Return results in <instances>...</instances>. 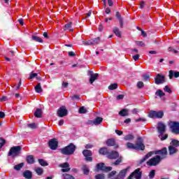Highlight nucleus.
Returning a JSON list of instances; mask_svg holds the SVG:
<instances>
[{"label":"nucleus","mask_w":179,"mask_h":179,"mask_svg":"<svg viewBox=\"0 0 179 179\" xmlns=\"http://www.w3.org/2000/svg\"><path fill=\"white\" fill-rule=\"evenodd\" d=\"M32 40H34V41H36L38 43H43V40L41 39V38H40L37 36H32Z\"/></svg>","instance_id":"a19ab883"},{"label":"nucleus","mask_w":179,"mask_h":179,"mask_svg":"<svg viewBox=\"0 0 179 179\" xmlns=\"http://www.w3.org/2000/svg\"><path fill=\"white\" fill-rule=\"evenodd\" d=\"M105 176L104 174H96L95 176V179H104Z\"/></svg>","instance_id":"603ef678"},{"label":"nucleus","mask_w":179,"mask_h":179,"mask_svg":"<svg viewBox=\"0 0 179 179\" xmlns=\"http://www.w3.org/2000/svg\"><path fill=\"white\" fill-rule=\"evenodd\" d=\"M157 131L159 133V138H160L161 141H166L167 138H169V134H164L166 132V125L162 122L158 123Z\"/></svg>","instance_id":"f257e3e1"},{"label":"nucleus","mask_w":179,"mask_h":179,"mask_svg":"<svg viewBox=\"0 0 179 179\" xmlns=\"http://www.w3.org/2000/svg\"><path fill=\"white\" fill-rule=\"evenodd\" d=\"M23 177L27 179H31L33 178V173L31 171L27 170L23 173Z\"/></svg>","instance_id":"aec40b11"},{"label":"nucleus","mask_w":179,"mask_h":179,"mask_svg":"<svg viewBox=\"0 0 179 179\" xmlns=\"http://www.w3.org/2000/svg\"><path fill=\"white\" fill-rule=\"evenodd\" d=\"M99 78V74L97 73H91L90 74V83L93 84L94 80H97Z\"/></svg>","instance_id":"4be33fe9"},{"label":"nucleus","mask_w":179,"mask_h":179,"mask_svg":"<svg viewBox=\"0 0 179 179\" xmlns=\"http://www.w3.org/2000/svg\"><path fill=\"white\" fill-rule=\"evenodd\" d=\"M20 153H22V146H13L9 150L8 156H13V157H16L19 156Z\"/></svg>","instance_id":"7ed1b4c3"},{"label":"nucleus","mask_w":179,"mask_h":179,"mask_svg":"<svg viewBox=\"0 0 179 179\" xmlns=\"http://www.w3.org/2000/svg\"><path fill=\"white\" fill-rule=\"evenodd\" d=\"M64 31H73V28H72V22H69L64 25L63 27Z\"/></svg>","instance_id":"6ab92c4d"},{"label":"nucleus","mask_w":179,"mask_h":179,"mask_svg":"<svg viewBox=\"0 0 179 179\" xmlns=\"http://www.w3.org/2000/svg\"><path fill=\"white\" fill-rule=\"evenodd\" d=\"M152 152H148L143 159L140 160V164H142V163H145V162H146L148 159H149V157H152Z\"/></svg>","instance_id":"412c9836"},{"label":"nucleus","mask_w":179,"mask_h":179,"mask_svg":"<svg viewBox=\"0 0 179 179\" xmlns=\"http://www.w3.org/2000/svg\"><path fill=\"white\" fill-rule=\"evenodd\" d=\"M136 150H145V144H143V141H142V138H137V141L136 142Z\"/></svg>","instance_id":"0eeeda50"},{"label":"nucleus","mask_w":179,"mask_h":179,"mask_svg":"<svg viewBox=\"0 0 179 179\" xmlns=\"http://www.w3.org/2000/svg\"><path fill=\"white\" fill-rule=\"evenodd\" d=\"M156 96H158L159 97L162 98L163 97V96H165L166 94H164V92H163V91H162V90H158L156 92H155Z\"/></svg>","instance_id":"e433bc0d"},{"label":"nucleus","mask_w":179,"mask_h":179,"mask_svg":"<svg viewBox=\"0 0 179 179\" xmlns=\"http://www.w3.org/2000/svg\"><path fill=\"white\" fill-rule=\"evenodd\" d=\"M168 149L170 156H173V155H176V153L178 152V149L176 147H173V145H169Z\"/></svg>","instance_id":"f3484780"},{"label":"nucleus","mask_w":179,"mask_h":179,"mask_svg":"<svg viewBox=\"0 0 179 179\" xmlns=\"http://www.w3.org/2000/svg\"><path fill=\"white\" fill-rule=\"evenodd\" d=\"M155 174H156V171L154 170V169H152V170L150 172V173H149V175H148L149 178H150V179H153V178H155Z\"/></svg>","instance_id":"37998d69"},{"label":"nucleus","mask_w":179,"mask_h":179,"mask_svg":"<svg viewBox=\"0 0 179 179\" xmlns=\"http://www.w3.org/2000/svg\"><path fill=\"white\" fill-rule=\"evenodd\" d=\"M83 171L85 176H89V173H90V170L89 169V167H87V165H83Z\"/></svg>","instance_id":"2f4dec72"},{"label":"nucleus","mask_w":179,"mask_h":179,"mask_svg":"<svg viewBox=\"0 0 179 179\" xmlns=\"http://www.w3.org/2000/svg\"><path fill=\"white\" fill-rule=\"evenodd\" d=\"M85 160L87 162H92L93 161V158L91 157H85Z\"/></svg>","instance_id":"338daca9"},{"label":"nucleus","mask_w":179,"mask_h":179,"mask_svg":"<svg viewBox=\"0 0 179 179\" xmlns=\"http://www.w3.org/2000/svg\"><path fill=\"white\" fill-rule=\"evenodd\" d=\"M169 127L173 134H179V122H171L169 123Z\"/></svg>","instance_id":"39448f33"},{"label":"nucleus","mask_w":179,"mask_h":179,"mask_svg":"<svg viewBox=\"0 0 179 179\" xmlns=\"http://www.w3.org/2000/svg\"><path fill=\"white\" fill-rule=\"evenodd\" d=\"M27 162L29 164H34V157L33 155H28L27 157Z\"/></svg>","instance_id":"c756f323"},{"label":"nucleus","mask_w":179,"mask_h":179,"mask_svg":"<svg viewBox=\"0 0 179 179\" xmlns=\"http://www.w3.org/2000/svg\"><path fill=\"white\" fill-rule=\"evenodd\" d=\"M148 117H150V118H156V111L150 110Z\"/></svg>","instance_id":"c03bdc74"},{"label":"nucleus","mask_w":179,"mask_h":179,"mask_svg":"<svg viewBox=\"0 0 179 179\" xmlns=\"http://www.w3.org/2000/svg\"><path fill=\"white\" fill-rule=\"evenodd\" d=\"M35 91L36 93H43V88L41 87V83H38L36 86H35Z\"/></svg>","instance_id":"7c9ffc66"},{"label":"nucleus","mask_w":179,"mask_h":179,"mask_svg":"<svg viewBox=\"0 0 179 179\" xmlns=\"http://www.w3.org/2000/svg\"><path fill=\"white\" fill-rule=\"evenodd\" d=\"M129 176L130 178H136V179L142 178V172H141V169H136L134 172L131 173Z\"/></svg>","instance_id":"1a4fd4ad"},{"label":"nucleus","mask_w":179,"mask_h":179,"mask_svg":"<svg viewBox=\"0 0 179 179\" xmlns=\"http://www.w3.org/2000/svg\"><path fill=\"white\" fill-rule=\"evenodd\" d=\"M136 43L137 45H140V47H145V43L143 41H136Z\"/></svg>","instance_id":"052dcab7"},{"label":"nucleus","mask_w":179,"mask_h":179,"mask_svg":"<svg viewBox=\"0 0 179 179\" xmlns=\"http://www.w3.org/2000/svg\"><path fill=\"white\" fill-rule=\"evenodd\" d=\"M117 87H118V84L114 83V84H111L108 87V89H109V90H115V89H117Z\"/></svg>","instance_id":"49530a36"},{"label":"nucleus","mask_w":179,"mask_h":179,"mask_svg":"<svg viewBox=\"0 0 179 179\" xmlns=\"http://www.w3.org/2000/svg\"><path fill=\"white\" fill-rule=\"evenodd\" d=\"M164 92H167V93H171V90L167 85L164 88Z\"/></svg>","instance_id":"bf43d9fd"},{"label":"nucleus","mask_w":179,"mask_h":179,"mask_svg":"<svg viewBox=\"0 0 179 179\" xmlns=\"http://www.w3.org/2000/svg\"><path fill=\"white\" fill-rule=\"evenodd\" d=\"M115 16H116L117 20L119 21L120 27H121V29H122V27H124V19L121 16V14L120 13V12H116Z\"/></svg>","instance_id":"dca6fc26"},{"label":"nucleus","mask_w":179,"mask_h":179,"mask_svg":"<svg viewBox=\"0 0 179 179\" xmlns=\"http://www.w3.org/2000/svg\"><path fill=\"white\" fill-rule=\"evenodd\" d=\"M71 100H80V96L76 94L71 96Z\"/></svg>","instance_id":"13d9d810"},{"label":"nucleus","mask_w":179,"mask_h":179,"mask_svg":"<svg viewBox=\"0 0 179 179\" xmlns=\"http://www.w3.org/2000/svg\"><path fill=\"white\" fill-rule=\"evenodd\" d=\"M113 32L114 34H115V36H117V37H122L121 31H120V29L118 27H114L113 29Z\"/></svg>","instance_id":"5701e85b"},{"label":"nucleus","mask_w":179,"mask_h":179,"mask_svg":"<svg viewBox=\"0 0 179 179\" xmlns=\"http://www.w3.org/2000/svg\"><path fill=\"white\" fill-rule=\"evenodd\" d=\"M34 171L38 174V176H43V173H44L43 168L38 166L34 168Z\"/></svg>","instance_id":"b1692460"},{"label":"nucleus","mask_w":179,"mask_h":179,"mask_svg":"<svg viewBox=\"0 0 179 179\" xmlns=\"http://www.w3.org/2000/svg\"><path fill=\"white\" fill-rule=\"evenodd\" d=\"M139 55H136L134 56H133V59H134V61H138V59H139Z\"/></svg>","instance_id":"69168bd1"},{"label":"nucleus","mask_w":179,"mask_h":179,"mask_svg":"<svg viewBox=\"0 0 179 179\" xmlns=\"http://www.w3.org/2000/svg\"><path fill=\"white\" fill-rule=\"evenodd\" d=\"M170 146H172L173 148H178L179 147L178 140L173 139L170 143Z\"/></svg>","instance_id":"c85d7f7f"},{"label":"nucleus","mask_w":179,"mask_h":179,"mask_svg":"<svg viewBox=\"0 0 179 179\" xmlns=\"http://www.w3.org/2000/svg\"><path fill=\"white\" fill-rule=\"evenodd\" d=\"M28 128H31V129H36V123L28 124Z\"/></svg>","instance_id":"6e6d98bb"},{"label":"nucleus","mask_w":179,"mask_h":179,"mask_svg":"<svg viewBox=\"0 0 179 179\" xmlns=\"http://www.w3.org/2000/svg\"><path fill=\"white\" fill-rule=\"evenodd\" d=\"M63 177L64 179H75V177L68 173L63 174Z\"/></svg>","instance_id":"de8ad7c7"},{"label":"nucleus","mask_w":179,"mask_h":179,"mask_svg":"<svg viewBox=\"0 0 179 179\" xmlns=\"http://www.w3.org/2000/svg\"><path fill=\"white\" fill-rule=\"evenodd\" d=\"M122 162V157H120L113 163V164L115 166H118V164H120V163H121Z\"/></svg>","instance_id":"8fccbe9b"},{"label":"nucleus","mask_w":179,"mask_h":179,"mask_svg":"<svg viewBox=\"0 0 179 179\" xmlns=\"http://www.w3.org/2000/svg\"><path fill=\"white\" fill-rule=\"evenodd\" d=\"M140 121H142L143 122H145L146 118L139 117L138 119L135 120V122H140Z\"/></svg>","instance_id":"4d7b16f0"},{"label":"nucleus","mask_w":179,"mask_h":179,"mask_svg":"<svg viewBox=\"0 0 179 179\" xmlns=\"http://www.w3.org/2000/svg\"><path fill=\"white\" fill-rule=\"evenodd\" d=\"M59 167H62V173H68L71 171V167H69V164L68 162H64L59 165Z\"/></svg>","instance_id":"f8f14e48"},{"label":"nucleus","mask_w":179,"mask_h":179,"mask_svg":"<svg viewBox=\"0 0 179 179\" xmlns=\"http://www.w3.org/2000/svg\"><path fill=\"white\" fill-rule=\"evenodd\" d=\"M169 76V79H173V78H179V71L170 70Z\"/></svg>","instance_id":"a211bd4d"},{"label":"nucleus","mask_w":179,"mask_h":179,"mask_svg":"<svg viewBox=\"0 0 179 179\" xmlns=\"http://www.w3.org/2000/svg\"><path fill=\"white\" fill-rule=\"evenodd\" d=\"M129 168H127L125 169H122L120 171L119 174L117 175V177L116 178L118 179H124L125 176H127V173H128V170Z\"/></svg>","instance_id":"2eb2a0df"},{"label":"nucleus","mask_w":179,"mask_h":179,"mask_svg":"<svg viewBox=\"0 0 179 179\" xmlns=\"http://www.w3.org/2000/svg\"><path fill=\"white\" fill-rule=\"evenodd\" d=\"M48 146L52 150H55L58 148V141L56 138H52L49 141Z\"/></svg>","instance_id":"9d476101"},{"label":"nucleus","mask_w":179,"mask_h":179,"mask_svg":"<svg viewBox=\"0 0 179 179\" xmlns=\"http://www.w3.org/2000/svg\"><path fill=\"white\" fill-rule=\"evenodd\" d=\"M2 118H5V113L0 111V120Z\"/></svg>","instance_id":"774afa93"},{"label":"nucleus","mask_w":179,"mask_h":179,"mask_svg":"<svg viewBox=\"0 0 179 179\" xmlns=\"http://www.w3.org/2000/svg\"><path fill=\"white\" fill-rule=\"evenodd\" d=\"M155 155H161L162 156L161 159H165L166 156H167V148H164L162 150L155 151Z\"/></svg>","instance_id":"ddd939ff"},{"label":"nucleus","mask_w":179,"mask_h":179,"mask_svg":"<svg viewBox=\"0 0 179 179\" xmlns=\"http://www.w3.org/2000/svg\"><path fill=\"white\" fill-rule=\"evenodd\" d=\"M166 82V77L163 75L157 74L155 78V83L156 85H161Z\"/></svg>","instance_id":"9b49d317"},{"label":"nucleus","mask_w":179,"mask_h":179,"mask_svg":"<svg viewBox=\"0 0 179 179\" xmlns=\"http://www.w3.org/2000/svg\"><path fill=\"white\" fill-rule=\"evenodd\" d=\"M119 115L121 117H128L129 115V113H128V109H122L119 112Z\"/></svg>","instance_id":"393cba45"},{"label":"nucleus","mask_w":179,"mask_h":179,"mask_svg":"<svg viewBox=\"0 0 179 179\" xmlns=\"http://www.w3.org/2000/svg\"><path fill=\"white\" fill-rule=\"evenodd\" d=\"M134 138H135V137L134 136V135H132V134H128V135H127V136H125L124 137V141H132V140H134Z\"/></svg>","instance_id":"ea45409f"},{"label":"nucleus","mask_w":179,"mask_h":179,"mask_svg":"<svg viewBox=\"0 0 179 179\" xmlns=\"http://www.w3.org/2000/svg\"><path fill=\"white\" fill-rule=\"evenodd\" d=\"M79 113L80 114H86V113H87V110H86L85 107L82 106L80 108Z\"/></svg>","instance_id":"09e8293b"},{"label":"nucleus","mask_w":179,"mask_h":179,"mask_svg":"<svg viewBox=\"0 0 179 179\" xmlns=\"http://www.w3.org/2000/svg\"><path fill=\"white\" fill-rule=\"evenodd\" d=\"M87 125H94V120H88L87 122Z\"/></svg>","instance_id":"0e129e2a"},{"label":"nucleus","mask_w":179,"mask_h":179,"mask_svg":"<svg viewBox=\"0 0 179 179\" xmlns=\"http://www.w3.org/2000/svg\"><path fill=\"white\" fill-rule=\"evenodd\" d=\"M34 115L36 118H41L43 115V110L40 108H37L34 113Z\"/></svg>","instance_id":"a878e982"},{"label":"nucleus","mask_w":179,"mask_h":179,"mask_svg":"<svg viewBox=\"0 0 179 179\" xmlns=\"http://www.w3.org/2000/svg\"><path fill=\"white\" fill-rule=\"evenodd\" d=\"M6 143V141L3 138H0V149H2V147Z\"/></svg>","instance_id":"3c124183"},{"label":"nucleus","mask_w":179,"mask_h":179,"mask_svg":"<svg viewBox=\"0 0 179 179\" xmlns=\"http://www.w3.org/2000/svg\"><path fill=\"white\" fill-rule=\"evenodd\" d=\"M75 150H76V146H75L73 143H70L66 147L62 148L61 150V152L62 155H66L67 156H69L71 155H73V153H75Z\"/></svg>","instance_id":"f03ea898"},{"label":"nucleus","mask_w":179,"mask_h":179,"mask_svg":"<svg viewBox=\"0 0 179 179\" xmlns=\"http://www.w3.org/2000/svg\"><path fill=\"white\" fill-rule=\"evenodd\" d=\"M160 160H162V157L159 155H157L148 161L147 164L150 166V167H152V166H157V164L160 163Z\"/></svg>","instance_id":"20e7f679"},{"label":"nucleus","mask_w":179,"mask_h":179,"mask_svg":"<svg viewBox=\"0 0 179 179\" xmlns=\"http://www.w3.org/2000/svg\"><path fill=\"white\" fill-rule=\"evenodd\" d=\"M163 115H164L163 111H156V118H163Z\"/></svg>","instance_id":"a18cd8bd"},{"label":"nucleus","mask_w":179,"mask_h":179,"mask_svg":"<svg viewBox=\"0 0 179 179\" xmlns=\"http://www.w3.org/2000/svg\"><path fill=\"white\" fill-rule=\"evenodd\" d=\"M96 168L98 170H100L101 171H104L105 173H108V171H111V170H113V167L106 166V164H104V163L97 164Z\"/></svg>","instance_id":"423d86ee"},{"label":"nucleus","mask_w":179,"mask_h":179,"mask_svg":"<svg viewBox=\"0 0 179 179\" xmlns=\"http://www.w3.org/2000/svg\"><path fill=\"white\" fill-rule=\"evenodd\" d=\"M83 155L85 156V157H90L92 156V153L91 150H84L83 151Z\"/></svg>","instance_id":"72a5a7b5"},{"label":"nucleus","mask_w":179,"mask_h":179,"mask_svg":"<svg viewBox=\"0 0 179 179\" xmlns=\"http://www.w3.org/2000/svg\"><path fill=\"white\" fill-rule=\"evenodd\" d=\"M126 145H127V149H133V150H136V146H135V145H134V143H127Z\"/></svg>","instance_id":"79ce46f5"},{"label":"nucleus","mask_w":179,"mask_h":179,"mask_svg":"<svg viewBox=\"0 0 179 179\" xmlns=\"http://www.w3.org/2000/svg\"><path fill=\"white\" fill-rule=\"evenodd\" d=\"M83 44L84 45H93V43H92V39H88V40H86V41H83Z\"/></svg>","instance_id":"4c0bfd02"},{"label":"nucleus","mask_w":179,"mask_h":179,"mask_svg":"<svg viewBox=\"0 0 179 179\" xmlns=\"http://www.w3.org/2000/svg\"><path fill=\"white\" fill-rule=\"evenodd\" d=\"M38 162L39 164L41 166H42L43 167H45V166H48V163L43 159H38Z\"/></svg>","instance_id":"f704fd0d"},{"label":"nucleus","mask_w":179,"mask_h":179,"mask_svg":"<svg viewBox=\"0 0 179 179\" xmlns=\"http://www.w3.org/2000/svg\"><path fill=\"white\" fill-rule=\"evenodd\" d=\"M103 122V117H98L95 120H94V125H100Z\"/></svg>","instance_id":"473e14b6"},{"label":"nucleus","mask_w":179,"mask_h":179,"mask_svg":"<svg viewBox=\"0 0 179 179\" xmlns=\"http://www.w3.org/2000/svg\"><path fill=\"white\" fill-rule=\"evenodd\" d=\"M92 45H95L96 44H99L100 43V37L92 38Z\"/></svg>","instance_id":"58836bf2"},{"label":"nucleus","mask_w":179,"mask_h":179,"mask_svg":"<svg viewBox=\"0 0 179 179\" xmlns=\"http://www.w3.org/2000/svg\"><path fill=\"white\" fill-rule=\"evenodd\" d=\"M107 146H115V140L114 138H108L106 141Z\"/></svg>","instance_id":"bb28decb"},{"label":"nucleus","mask_w":179,"mask_h":179,"mask_svg":"<svg viewBox=\"0 0 179 179\" xmlns=\"http://www.w3.org/2000/svg\"><path fill=\"white\" fill-rule=\"evenodd\" d=\"M169 51H172L173 52H174L175 54H178V50H175L174 48H173L172 47L169 48Z\"/></svg>","instance_id":"e2e57ef3"},{"label":"nucleus","mask_w":179,"mask_h":179,"mask_svg":"<svg viewBox=\"0 0 179 179\" xmlns=\"http://www.w3.org/2000/svg\"><path fill=\"white\" fill-rule=\"evenodd\" d=\"M143 86H145V85L143 84V82L139 81L137 83V87H138V89H142Z\"/></svg>","instance_id":"5fc2aeb1"},{"label":"nucleus","mask_w":179,"mask_h":179,"mask_svg":"<svg viewBox=\"0 0 179 179\" xmlns=\"http://www.w3.org/2000/svg\"><path fill=\"white\" fill-rule=\"evenodd\" d=\"M24 166V163L18 164L14 166V169L16 170L17 171H19L20 170L22 169V167H23Z\"/></svg>","instance_id":"c9c22d12"},{"label":"nucleus","mask_w":179,"mask_h":179,"mask_svg":"<svg viewBox=\"0 0 179 179\" xmlns=\"http://www.w3.org/2000/svg\"><path fill=\"white\" fill-rule=\"evenodd\" d=\"M57 115L62 118L63 117H66L68 115V110L65 106L60 107L57 110Z\"/></svg>","instance_id":"6e6552de"},{"label":"nucleus","mask_w":179,"mask_h":179,"mask_svg":"<svg viewBox=\"0 0 179 179\" xmlns=\"http://www.w3.org/2000/svg\"><path fill=\"white\" fill-rule=\"evenodd\" d=\"M108 159H115L120 157V154L117 151H112L108 154Z\"/></svg>","instance_id":"4468645a"},{"label":"nucleus","mask_w":179,"mask_h":179,"mask_svg":"<svg viewBox=\"0 0 179 179\" xmlns=\"http://www.w3.org/2000/svg\"><path fill=\"white\" fill-rule=\"evenodd\" d=\"M99 154L100 155H107L108 156V149L107 148H106V147H104V148H101L100 149H99Z\"/></svg>","instance_id":"cd10ccee"},{"label":"nucleus","mask_w":179,"mask_h":179,"mask_svg":"<svg viewBox=\"0 0 179 179\" xmlns=\"http://www.w3.org/2000/svg\"><path fill=\"white\" fill-rule=\"evenodd\" d=\"M37 73H31L29 76V79H34V78H37Z\"/></svg>","instance_id":"680f3d73"},{"label":"nucleus","mask_w":179,"mask_h":179,"mask_svg":"<svg viewBox=\"0 0 179 179\" xmlns=\"http://www.w3.org/2000/svg\"><path fill=\"white\" fill-rule=\"evenodd\" d=\"M117 174V171H113L112 172L109 173L108 175V178H111V177H114Z\"/></svg>","instance_id":"864d4df0"}]
</instances>
